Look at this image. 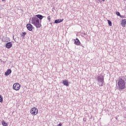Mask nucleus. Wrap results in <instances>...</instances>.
<instances>
[{"label": "nucleus", "instance_id": "f257e3e1", "mask_svg": "<svg viewBox=\"0 0 126 126\" xmlns=\"http://www.w3.org/2000/svg\"><path fill=\"white\" fill-rule=\"evenodd\" d=\"M126 81L124 79V76L120 77L117 80V85L119 89L123 90L126 88Z\"/></svg>", "mask_w": 126, "mask_h": 126}, {"label": "nucleus", "instance_id": "ddd939ff", "mask_svg": "<svg viewBox=\"0 0 126 126\" xmlns=\"http://www.w3.org/2000/svg\"><path fill=\"white\" fill-rule=\"evenodd\" d=\"M63 19H57L55 21V23L58 24V23H61V22H63Z\"/></svg>", "mask_w": 126, "mask_h": 126}, {"label": "nucleus", "instance_id": "9d476101", "mask_svg": "<svg viewBox=\"0 0 126 126\" xmlns=\"http://www.w3.org/2000/svg\"><path fill=\"white\" fill-rule=\"evenodd\" d=\"M35 16L36 17H37V18H38V19H39L40 21L42 20V19H43V18H44V16L40 14L36 15H35Z\"/></svg>", "mask_w": 126, "mask_h": 126}, {"label": "nucleus", "instance_id": "5701e85b", "mask_svg": "<svg viewBox=\"0 0 126 126\" xmlns=\"http://www.w3.org/2000/svg\"><path fill=\"white\" fill-rule=\"evenodd\" d=\"M2 0V1H5V0Z\"/></svg>", "mask_w": 126, "mask_h": 126}, {"label": "nucleus", "instance_id": "1a4fd4ad", "mask_svg": "<svg viewBox=\"0 0 126 126\" xmlns=\"http://www.w3.org/2000/svg\"><path fill=\"white\" fill-rule=\"evenodd\" d=\"M10 73H11V69H8L5 72V75L6 76H8V75H9V74H10Z\"/></svg>", "mask_w": 126, "mask_h": 126}, {"label": "nucleus", "instance_id": "39448f33", "mask_svg": "<svg viewBox=\"0 0 126 126\" xmlns=\"http://www.w3.org/2000/svg\"><path fill=\"white\" fill-rule=\"evenodd\" d=\"M27 28L29 31H32L33 30V26L31 24H28L27 25Z\"/></svg>", "mask_w": 126, "mask_h": 126}, {"label": "nucleus", "instance_id": "f3484780", "mask_svg": "<svg viewBox=\"0 0 126 126\" xmlns=\"http://www.w3.org/2000/svg\"><path fill=\"white\" fill-rule=\"evenodd\" d=\"M2 102H3L2 96H1V95H0V102L2 103Z\"/></svg>", "mask_w": 126, "mask_h": 126}, {"label": "nucleus", "instance_id": "20e7f679", "mask_svg": "<svg viewBox=\"0 0 126 126\" xmlns=\"http://www.w3.org/2000/svg\"><path fill=\"white\" fill-rule=\"evenodd\" d=\"M21 87V85H20L18 83H15L13 85V89L14 90H16V91H18V90L20 89Z\"/></svg>", "mask_w": 126, "mask_h": 126}, {"label": "nucleus", "instance_id": "aec40b11", "mask_svg": "<svg viewBox=\"0 0 126 126\" xmlns=\"http://www.w3.org/2000/svg\"><path fill=\"white\" fill-rule=\"evenodd\" d=\"M47 19H48L49 21H51V16H48Z\"/></svg>", "mask_w": 126, "mask_h": 126}, {"label": "nucleus", "instance_id": "2eb2a0df", "mask_svg": "<svg viewBox=\"0 0 126 126\" xmlns=\"http://www.w3.org/2000/svg\"><path fill=\"white\" fill-rule=\"evenodd\" d=\"M2 125L3 126H8V124H7V123H6L4 121H2Z\"/></svg>", "mask_w": 126, "mask_h": 126}, {"label": "nucleus", "instance_id": "f03ea898", "mask_svg": "<svg viewBox=\"0 0 126 126\" xmlns=\"http://www.w3.org/2000/svg\"><path fill=\"white\" fill-rule=\"evenodd\" d=\"M31 23L34 25L36 28H41L42 24H41V21L37 17H33L31 20Z\"/></svg>", "mask_w": 126, "mask_h": 126}, {"label": "nucleus", "instance_id": "9b49d317", "mask_svg": "<svg viewBox=\"0 0 126 126\" xmlns=\"http://www.w3.org/2000/svg\"><path fill=\"white\" fill-rule=\"evenodd\" d=\"M99 86H103L104 85V80L98 81Z\"/></svg>", "mask_w": 126, "mask_h": 126}, {"label": "nucleus", "instance_id": "4be33fe9", "mask_svg": "<svg viewBox=\"0 0 126 126\" xmlns=\"http://www.w3.org/2000/svg\"><path fill=\"white\" fill-rule=\"evenodd\" d=\"M58 126H63V125L61 124V123H60V124L58 125Z\"/></svg>", "mask_w": 126, "mask_h": 126}, {"label": "nucleus", "instance_id": "7ed1b4c3", "mask_svg": "<svg viewBox=\"0 0 126 126\" xmlns=\"http://www.w3.org/2000/svg\"><path fill=\"white\" fill-rule=\"evenodd\" d=\"M30 113L32 116H36L38 113V109L36 107H32L31 109Z\"/></svg>", "mask_w": 126, "mask_h": 126}, {"label": "nucleus", "instance_id": "dca6fc26", "mask_svg": "<svg viewBox=\"0 0 126 126\" xmlns=\"http://www.w3.org/2000/svg\"><path fill=\"white\" fill-rule=\"evenodd\" d=\"M107 22L110 26H112V22H111V21L107 20Z\"/></svg>", "mask_w": 126, "mask_h": 126}, {"label": "nucleus", "instance_id": "f8f14e48", "mask_svg": "<svg viewBox=\"0 0 126 126\" xmlns=\"http://www.w3.org/2000/svg\"><path fill=\"white\" fill-rule=\"evenodd\" d=\"M63 83L64 85H65V86H68L69 85L68 81H67V80H63Z\"/></svg>", "mask_w": 126, "mask_h": 126}, {"label": "nucleus", "instance_id": "a211bd4d", "mask_svg": "<svg viewBox=\"0 0 126 126\" xmlns=\"http://www.w3.org/2000/svg\"><path fill=\"white\" fill-rule=\"evenodd\" d=\"M116 15H117V16H121V14L119 11L116 12Z\"/></svg>", "mask_w": 126, "mask_h": 126}, {"label": "nucleus", "instance_id": "4468645a", "mask_svg": "<svg viewBox=\"0 0 126 126\" xmlns=\"http://www.w3.org/2000/svg\"><path fill=\"white\" fill-rule=\"evenodd\" d=\"M102 79L104 80V76L102 75H100L97 77L98 81L102 80Z\"/></svg>", "mask_w": 126, "mask_h": 126}, {"label": "nucleus", "instance_id": "423d86ee", "mask_svg": "<svg viewBox=\"0 0 126 126\" xmlns=\"http://www.w3.org/2000/svg\"><path fill=\"white\" fill-rule=\"evenodd\" d=\"M5 47L7 49H10L12 47V43L9 42L5 44Z\"/></svg>", "mask_w": 126, "mask_h": 126}, {"label": "nucleus", "instance_id": "b1692460", "mask_svg": "<svg viewBox=\"0 0 126 126\" xmlns=\"http://www.w3.org/2000/svg\"><path fill=\"white\" fill-rule=\"evenodd\" d=\"M105 0H102L103 1H105Z\"/></svg>", "mask_w": 126, "mask_h": 126}, {"label": "nucleus", "instance_id": "6ab92c4d", "mask_svg": "<svg viewBox=\"0 0 126 126\" xmlns=\"http://www.w3.org/2000/svg\"><path fill=\"white\" fill-rule=\"evenodd\" d=\"M25 35H26V32H22V36H23V37L25 36Z\"/></svg>", "mask_w": 126, "mask_h": 126}, {"label": "nucleus", "instance_id": "412c9836", "mask_svg": "<svg viewBox=\"0 0 126 126\" xmlns=\"http://www.w3.org/2000/svg\"><path fill=\"white\" fill-rule=\"evenodd\" d=\"M120 16V17H121V18H125V16H123V15H120V16Z\"/></svg>", "mask_w": 126, "mask_h": 126}, {"label": "nucleus", "instance_id": "393cba45", "mask_svg": "<svg viewBox=\"0 0 126 126\" xmlns=\"http://www.w3.org/2000/svg\"><path fill=\"white\" fill-rule=\"evenodd\" d=\"M125 0V1H126V0Z\"/></svg>", "mask_w": 126, "mask_h": 126}, {"label": "nucleus", "instance_id": "6e6552de", "mask_svg": "<svg viewBox=\"0 0 126 126\" xmlns=\"http://www.w3.org/2000/svg\"><path fill=\"white\" fill-rule=\"evenodd\" d=\"M121 25L122 27H126V19H123L122 20Z\"/></svg>", "mask_w": 126, "mask_h": 126}, {"label": "nucleus", "instance_id": "0eeeda50", "mask_svg": "<svg viewBox=\"0 0 126 126\" xmlns=\"http://www.w3.org/2000/svg\"><path fill=\"white\" fill-rule=\"evenodd\" d=\"M74 44L75 45H76V46H79L80 45V41H79V39H78V38H76L75 39H74Z\"/></svg>", "mask_w": 126, "mask_h": 126}]
</instances>
